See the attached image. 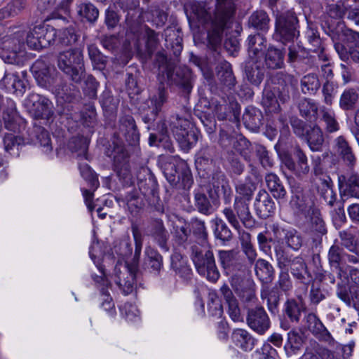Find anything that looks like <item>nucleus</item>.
Wrapping results in <instances>:
<instances>
[{
  "mask_svg": "<svg viewBox=\"0 0 359 359\" xmlns=\"http://www.w3.org/2000/svg\"><path fill=\"white\" fill-rule=\"evenodd\" d=\"M222 212L229 223L237 231L241 246L252 243L251 234L241 228L240 222L236 218V216L233 211L231 210V208H225Z\"/></svg>",
  "mask_w": 359,
  "mask_h": 359,
  "instance_id": "a19ab883",
  "label": "nucleus"
},
{
  "mask_svg": "<svg viewBox=\"0 0 359 359\" xmlns=\"http://www.w3.org/2000/svg\"><path fill=\"white\" fill-rule=\"evenodd\" d=\"M265 182L274 198L277 199L285 198L287 194L286 189L278 175L272 172L268 173L265 176Z\"/></svg>",
  "mask_w": 359,
  "mask_h": 359,
  "instance_id": "a18cd8bd",
  "label": "nucleus"
},
{
  "mask_svg": "<svg viewBox=\"0 0 359 359\" xmlns=\"http://www.w3.org/2000/svg\"><path fill=\"white\" fill-rule=\"evenodd\" d=\"M1 109L5 128L11 131H16L18 129L19 116L15 102L8 98L4 100L0 95V109Z\"/></svg>",
  "mask_w": 359,
  "mask_h": 359,
  "instance_id": "a878e982",
  "label": "nucleus"
},
{
  "mask_svg": "<svg viewBox=\"0 0 359 359\" xmlns=\"http://www.w3.org/2000/svg\"><path fill=\"white\" fill-rule=\"evenodd\" d=\"M189 14L187 18L191 25L204 27L208 31V38L214 48V53L219 54L217 46L220 44L224 31L229 28L234 13L233 0H217L213 16L205 2L194 1L189 5Z\"/></svg>",
  "mask_w": 359,
  "mask_h": 359,
  "instance_id": "f257e3e1",
  "label": "nucleus"
},
{
  "mask_svg": "<svg viewBox=\"0 0 359 359\" xmlns=\"http://www.w3.org/2000/svg\"><path fill=\"white\" fill-rule=\"evenodd\" d=\"M262 113L260 110L248 107L243 115V120L247 128L257 131L262 124Z\"/></svg>",
  "mask_w": 359,
  "mask_h": 359,
  "instance_id": "37998d69",
  "label": "nucleus"
},
{
  "mask_svg": "<svg viewBox=\"0 0 359 359\" xmlns=\"http://www.w3.org/2000/svg\"><path fill=\"white\" fill-rule=\"evenodd\" d=\"M246 323L256 333L262 335L271 327L270 318L262 306H255L248 310Z\"/></svg>",
  "mask_w": 359,
  "mask_h": 359,
  "instance_id": "aec40b11",
  "label": "nucleus"
},
{
  "mask_svg": "<svg viewBox=\"0 0 359 359\" xmlns=\"http://www.w3.org/2000/svg\"><path fill=\"white\" fill-rule=\"evenodd\" d=\"M221 177V182L217 185L213 183L212 187L210 185L200 186L194 189V205L200 213L209 215L213 212L212 203L216 202L219 198V184L223 191L224 203L229 204L231 203L232 191L224 176L222 175Z\"/></svg>",
  "mask_w": 359,
  "mask_h": 359,
  "instance_id": "f03ea898",
  "label": "nucleus"
},
{
  "mask_svg": "<svg viewBox=\"0 0 359 359\" xmlns=\"http://www.w3.org/2000/svg\"><path fill=\"white\" fill-rule=\"evenodd\" d=\"M217 257L224 273L231 278H238V273L245 269L244 259L237 250H219Z\"/></svg>",
  "mask_w": 359,
  "mask_h": 359,
  "instance_id": "f3484780",
  "label": "nucleus"
},
{
  "mask_svg": "<svg viewBox=\"0 0 359 359\" xmlns=\"http://www.w3.org/2000/svg\"><path fill=\"white\" fill-rule=\"evenodd\" d=\"M320 114L326 133H332L339 130V123L337 120L335 112L332 109L323 107L320 109Z\"/></svg>",
  "mask_w": 359,
  "mask_h": 359,
  "instance_id": "8fccbe9b",
  "label": "nucleus"
},
{
  "mask_svg": "<svg viewBox=\"0 0 359 359\" xmlns=\"http://www.w3.org/2000/svg\"><path fill=\"white\" fill-rule=\"evenodd\" d=\"M301 90L305 95H314L320 87L318 77L315 74H308L300 81Z\"/></svg>",
  "mask_w": 359,
  "mask_h": 359,
  "instance_id": "4d7b16f0",
  "label": "nucleus"
},
{
  "mask_svg": "<svg viewBox=\"0 0 359 359\" xmlns=\"http://www.w3.org/2000/svg\"><path fill=\"white\" fill-rule=\"evenodd\" d=\"M57 66L75 83H80L84 77L83 54L79 48L60 53L57 57Z\"/></svg>",
  "mask_w": 359,
  "mask_h": 359,
  "instance_id": "6e6552de",
  "label": "nucleus"
},
{
  "mask_svg": "<svg viewBox=\"0 0 359 359\" xmlns=\"http://www.w3.org/2000/svg\"><path fill=\"white\" fill-rule=\"evenodd\" d=\"M306 311V306L302 298L298 299H290L284 304V315L292 323H299L302 313Z\"/></svg>",
  "mask_w": 359,
  "mask_h": 359,
  "instance_id": "473e14b6",
  "label": "nucleus"
},
{
  "mask_svg": "<svg viewBox=\"0 0 359 359\" xmlns=\"http://www.w3.org/2000/svg\"><path fill=\"white\" fill-rule=\"evenodd\" d=\"M303 323L304 327L318 339L329 341L332 338L330 332L315 313H309L305 315L303 318Z\"/></svg>",
  "mask_w": 359,
  "mask_h": 359,
  "instance_id": "c85d7f7f",
  "label": "nucleus"
},
{
  "mask_svg": "<svg viewBox=\"0 0 359 359\" xmlns=\"http://www.w3.org/2000/svg\"><path fill=\"white\" fill-rule=\"evenodd\" d=\"M138 261L133 259L130 264L118 261L114 267V280L124 294H130L133 291Z\"/></svg>",
  "mask_w": 359,
  "mask_h": 359,
  "instance_id": "f8f14e48",
  "label": "nucleus"
},
{
  "mask_svg": "<svg viewBox=\"0 0 359 359\" xmlns=\"http://www.w3.org/2000/svg\"><path fill=\"white\" fill-rule=\"evenodd\" d=\"M335 149L338 156L349 168L352 169L356 164V156L347 140L342 135L334 140Z\"/></svg>",
  "mask_w": 359,
  "mask_h": 359,
  "instance_id": "c756f323",
  "label": "nucleus"
},
{
  "mask_svg": "<svg viewBox=\"0 0 359 359\" xmlns=\"http://www.w3.org/2000/svg\"><path fill=\"white\" fill-rule=\"evenodd\" d=\"M3 144L4 150L11 155H19V150L25 144V140L20 135L11 133L4 135Z\"/></svg>",
  "mask_w": 359,
  "mask_h": 359,
  "instance_id": "09e8293b",
  "label": "nucleus"
},
{
  "mask_svg": "<svg viewBox=\"0 0 359 359\" xmlns=\"http://www.w3.org/2000/svg\"><path fill=\"white\" fill-rule=\"evenodd\" d=\"M191 259L197 272L208 280L216 283L220 277V273L215 263L213 251L209 243L203 244L194 243L191 248Z\"/></svg>",
  "mask_w": 359,
  "mask_h": 359,
  "instance_id": "7ed1b4c3",
  "label": "nucleus"
},
{
  "mask_svg": "<svg viewBox=\"0 0 359 359\" xmlns=\"http://www.w3.org/2000/svg\"><path fill=\"white\" fill-rule=\"evenodd\" d=\"M118 131L130 145H136L140 141V133L134 118L124 115L118 121Z\"/></svg>",
  "mask_w": 359,
  "mask_h": 359,
  "instance_id": "bb28decb",
  "label": "nucleus"
},
{
  "mask_svg": "<svg viewBox=\"0 0 359 359\" xmlns=\"http://www.w3.org/2000/svg\"><path fill=\"white\" fill-rule=\"evenodd\" d=\"M236 134H237V133L232 131L231 128L226 124H223L220 129L219 144L223 149L227 151L228 154L231 151L233 144V142H234L236 138Z\"/></svg>",
  "mask_w": 359,
  "mask_h": 359,
  "instance_id": "052dcab7",
  "label": "nucleus"
},
{
  "mask_svg": "<svg viewBox=\"0 0 359 359\" xmlns=\"http://www.w3.org/2000/svg\"><path fill=\"white\" fill-rule=\"evenodd\" d=\"M320 185L318 191L325 202L330 206H333L337 198V195L333 190V183L330 176L320 178Z\"/></svg>",
  "mask_w": 359,
  "mask_h": 359,
  "instance_id": "3c124183",
  "label": "nucleus"
},
{
  "mask_svg": "<svg viewBox=\"0 0 359 359\" xmlns=\"http://www.w3.org/2000/svg\"><path fill=\"white\" fill-rule=\"evenodd\" d=\"M138 261L133 259L130 264L118 261L114 267V280L124 294H130L133 291Z\"/></svg>",
  "mask_w": 359,
  "mask_h": 359,
  "instance_id": "9b49d317",
  "label": "nucleus"
},
{
  "mask_svg": "<svg viewBox=\"0 0 359 359\" xmlns=\"http://www.w3.org/2000/svg\"><path fill=\"white\" fill-rule=\"evenodd\" d=\"M163 173L172 186L179 185L184 189H189L193 184L192 174L187 163L178 156L172 157L165 163Z\"/></svg>",
  "mask_w": 359,
  "mask_h": 359,
  "instance_id": "0eeeda50",
  "label": "nucleus"
},
{
  "mask_svg": "<svg viewBox=\"0 0 359 359\" xmlns=\"http://www.w3.org/2000/svg\"><path fill=\"white\" fill-rule=\"evenodd\" d=\"M147 233L151 236L154 241L163 250L168 251V241L169 239V233L166 230L162 219H156L153 220L147 226Z\"/></svg>",
  "mask_w": 359,
  "mask_h": 359,
  "instance_id": "cd10ccee",
  "label": "nucleus"
},
{
  "mask_svg": "<svg viewBox=\"0 0 359 359\" xmlns=\"http://www.w3.org/2000/svg\"><path fill=\"white\" fill-rule=\"evenodd\" d=\"M216 76L222 84L231 88L236 83V77L231 65L226 60H222L216 67Z\"/></svg>",
  "mask_w": 359,
  "mask_h": 359,
  "instance_id": "79ce46f5",
  "label": "nucleus"
},
{
  "mask_svg": "<svg viewBox=\"0 0 359 359\" xmlns=\"http://www.w3.org/2000/svg\"><path fill=\"white\" fill-rule=\"evenodd\" d=\"M111 156L113 158V165L116 175L124 186H130L133 183V175L129 164V156L123 145L114 144Z\"/></svg>",
  "mask_w": 359,
  "mask_h": 359,
  "instance_id": "2eb2a0df",
  "label": "nucleus"
},
{
  "mask_svg": "<svg viewBox=\"0 0 359 359\" xmlns=\"http://www.w3.org/2000/svg\"><path fill=\"white\" fill-rule=\"evenodd\" d=\"M299 21L294 13L287 11L276 16L273 39L284 44L292 42L299 35Z\"/></svg>",
  "mask_w": 359,
  "mask_h": 359,
  "instance_id": "9d476101",
  "label": "nucleus"
},
{
  "mask_svg": "<svg viewBox=\"0 0 359 359\" xmlns=\"http://www.w3.org/2000/svg\"><path fill=\"white\" fill-rule=\"evenodd\" d=\"M57 35L56 29L50 25H39L32 28L27 36V46L34 50L48 47Z\"/></svg>",
  "mask_w": 359,
  "mask_h": 359,
  "instance_id": "dca6fc26",
  "label": "nucleus"
},
{
  "mask_svg": "<svg viewBox=\"0 0 359 359\" xmlns=\"http://www.w3.org/2000/svg\"><path fill=\"white\" fill-rule=\"evenodd\" d=\"M177 33H179V30L173 28H167L165 30V41L170 42V48L176 57L180 55L182 50V39Z\"/></svg>",
  "mask_w": 359,
  "mask_h": 359,
  "instance_id": "e2e57ef3",
  "label": "nucleus"
},
{
  "mask_svg": "<svg viewBox=\"0 0 359 359\" xmlns=\"http://www.w3.org/2000/svg\"><path fill=\"white\" fill-rule=\"evenodd\" d=\"M306 38L311 46L309 50L318 53L320 59L324 61L327 60V57L324 54L325 48L322 46L321 39L318 32L313 28L309 29L306 32Z\"/></svg>",
  "mask_w": 359,
  "mask_h": 359,
  "instance_id": "5fc2aeb1",
  "label": "nucleus"
},
{
  "mask_svg": "<svg viewBox=\"0 0 359 359\" xmlns=\"http://www.w3.org/2000/svg\"><path fill=\"white\" fill-rule=\"evenodd\" d=\"M343 273H338L336 276L338 280L359 287V269L346 264L343 269Z\"/></svg>",
  "mask_w": 359,
  "mask_h": 359,
  "instance_id": "774afa93",
  "label": "nucleus"
},
{
  "mask_svg": "<svg viewBox=\"0 0 359 359\" xmlns=\"http://www.w3.org/2000/svg\"><path fill=\"white\" fill-rule=\"evenodd\" d=\"M307 233L309 239L311 241L312 248L321 245L323 236L327 233V228L318 212L313 211Z\"/></svg>",
  "mask_w": 359,
  "mask_h": 359,
  "instance_id": "5701e85b",
  "label": "nucleus"
},
{
  "mask_svg": "<svg viewBox=\"0 0 359 359\" xmlns=\"http://www.w3.org/2000/svg\"><path fill=\"white\" fill-rule=\"evenodd\" d=\"M274 250L278 266L280 268L289 267L292 276L306 285L313 281V277L302 257H297L291 260L280 245H276Z\"/></svg>",
  "mask_w": 359,
  "mask_h": 359,
  "instance_id": "1a4fd4ad",
  "label": "nucleus"
},
{
  "mask_svg": "<svg viewBox=\"0 0 359 359\" xmlns=\"http://www.w3.org/2000/svg\"><path fill=\"white\" fill-rule=\"evenodd\" d=\"M189 226L195 237L200 240V242H198L197 243L203 244L208 243V233L203 221L198 218H193L191 219Z\"/></svg>",
  "mask_w": 359,
  "mask_h": 359,
  "instance_id": "680f3d73",
  "label": "nucleus"
},
{
  "mask_svg": "<svg viewBox=\"0 0 359 359\" xmlns=\"http://www.w3.org/2000/svg\"><path fill=\"white\" fill-rule=\"evenodd\" d=\"M344 255L342 248L339 245H332L328 252L327 257L331 271H325L323 273L318 274L320 281L334 284L335 277L338 273H343V269L346 265L341 264V262H344Z\"/></svg>",
  "mask_w": 359,
  "mask_h": 359,
  "instance_id": "a211bd4d",
  "label": "nucleus"
},
{
  "mask_svg": "<svg viewBox=\"0 0 359 359\" xmlns=\"http://www.w3.org/2000/svg\"><path fill=\"white\" fill-rule=\"evenodd\" d=\"M238 278H231V285L240 297V298L245 302H255L256 299L255 295V285L251 281L242 282V284H238Z\"/></svg>",
  "mask_w": 359,
  "mask_h": 359,
  "instance_id": "c9c22d12",
  "label": "nucleus"
},
{
  "mask_svg": "<svg viewBox=\"0 0 359 359\" xmlns=\"http://www.w3.org/2000/svg\"><path fill=\"white\" fill-rule=\"evenodd\" d=\"M220 292L228 305V313L230 318L234 322L243 320L238 302L233 292L226 284H224L220 288Z\"/></svg>",
  "mask_w": 359,
  "mask_h": 359,
  "instance_id": "f704fd0d",
  "label": "nucleus"
},
{
  "mask_svg": "<svg viewBox=\"0 0 359 359\" xmlns=\"http://www.w3.org/2000/svg\"><path fill=\"white\" fill-rule=\"evenodd\" d=\"M31 72L39 86L57 95L67 94V86L54 67L43 60H37L31 67Z\"/></svg>",
  "mask_w": 359,
  "mask_h": 359,
  "instance_id": "20e7f679",
  "label": "nucleus"
},
{
  "mask_svg": "<svg viewBox=\"0 0 359 359\" xmlns=\"http://www.w3.org/2000/svg\"><path fill=\"white\" fill-rule=\"evenodd\" d=\"M256 186L251 182H239L236 186L235 198L251 201Z\"/></svg>",
  "mask_w": 359,
  "mask_h": 359,
  "instance_id": "69168bd1",
  "label": "nucleus"
},
{
  "mask_svg": "<svg viewBox=\"0 0 359 359\" xmlns=\"http://www.w3.org/2000/svg\"><path fill=\"white\" fill-rule=\"evenodd\" d=\"M280 157L285 167L297 178L302 180L309 173L307 156L299 146L294 148L293 157L288 153L281 154Z\"/></svg>",
  "mask_w": 359,
  "mask_h": 359,
  "instance_id": "4468645a",
  "label": "nucleus"
},
{
  "mask_svg": "<svg viewBox=\"0 0 359 359\" xmlns=\"http://www.w3.org/2000/svg\"><path fill=\"white\" fill-rule=\"evenodd\" d=\"M255 271L257 276L262 282H268L271 280L273 269L269 262L263 259L257 260L255 265Z\"/></svg>",
  "mask_w": 359,
  "mask_h": 359,
  "instance_id": "0e129e2a",
  "label": "nucleus"
},
{
  "mask_svg": "<svg viewBox=\"0 0 359 359\" xmlns=\"http://www.w3.org/2000/svg\"><path fill=\"white\" fill-rule=\"evenodd\" d=\"M136 177L139 191L144 197L154 196L157 192V181L149 168L140 167L137 171Z\"/></svg>",
  "mask_w": 359,
  "mask_h": 359,
  "instance_id": "4be33fe9",
  "label": "nucleus"
},
{
  "mask_svg": "<svg viewBox=\"0 0 359 359\" xmlns=\"http://www.w3.org/2000/svg\"><path fill=\"white\" fill-rule=\"evenodd\" d=\"M26 102L29 111L34 119L43 120L46 124L53 120L54 107L48 98L37 93H31Z\"/></svg>",
  "mask_w": 359,
  "mask_h": 359,
  "instance_id": "ddd939ff",
  "label": "nucleus"
},
{
  "mask_svg": "<svg viewBox=\"0 0 359 359\" xmlns=\"http://www.w3.org/2000/svg\"><path fill=\"white\" fill-rule=\"evenodd\" d=\"M128 210L133 215H136L144 203L142 196L135 190L128 192L123 198Z\"/></svg>",
  "mask_w": 359,
  "mask_h": 359,
  "instance_id": "13d9d810",
  "label": "nucleus"
},
{
  "mask_svg": "<svg viewBox=\"0 0 359 359\" xmlns=\"http://www.w3.org/2000/svg\"><path fill=\"white\" fill-rule=\"evenodd\" d=\"M309 148L313 151H318L321 149L324 142L323 133L321 128L314 125L306 130L305 134Z\"/></svg>",
  "mask_w": 359,
  "mask_h": 359,
  "instance_id": "c03bdc74",
  "label": "nucleus"
},
{
  "mask_svg": "<svg viewBox=\"0 0 359 359\" xmlns=\"http://www.w3.org/2000/svg\"><path fill=\"white\" fill-rule=\"evenodd\" d=\"M274 239L278 242H285L287 246L294 250H298L302 245L303 240L297 230L294 229H283L278 224L270 226Z\"/></svg>",
  "mask_w": 359,
  "mask_h": 359,
  "instance_id": "412c9836",
  "label": "nucleus"
},
{
  "mask_svg": "<svg viewBox=\"0 0 359 359\" xmlns=\"http://www.w3.org/2000/svg\"><path fill=\"white\" fill-rule=\"evenodd\" d=\"M266 46V39L259 33L250 35L248 38V50L249 57L256 58Z\"/></svg>",
  "mask_w": 359,
  "mask_h": 359,
  "instance_id": "49530a36",
  "label": "nucleus"
},
{
  "mask_svg": "<svg viewBox=\"0 0 359 359\" xmlns=\"http://www.w3.org/2000/svg\"><path fill=\"white\" fill-rule=\"evenodd\" d=\"M285 48L269 46L264 55V64L269 69H279L285 67Z\"/></svg>",
  "mask_w": 359,
  "mask_h": 359,
  "instance_id": "72a5a7b5",
  "label": "nucleus"
},
{
  "mask_svg": "<svg viewBox=\"0 0 359 359\" xmlns=\"http://www.w3.org/2000/svg\"><path fill=\"white\" fill-rule=\"evenodd\" d=\"M273 90L276 91L278 98L283 102L290 99V93L298 84L297 79L292 74L278 72L271 76Z\"/></svg>",
  "mask_w": 359,
  "mask_h": 359,
  "instance_id": "6ab92c4d",
  "label": "nucleus"
},
{
  "mask_svg": "<svg viewBox=\"0 0 359 359\" xmlns=\"http://www.w3.org/2000/svg\"><path fill=\"white\" fill-rule=\"evenodd\" d=\"M169 128L180 148L188 151L198 141V133L194 129L191 115L187 112L184 116H172Z\"/></svg>",
  "mask_w": 359,
  "mask_h": 359,
  "instance_id": "423d86ee",
  "label": "nucleus"
},
{
  "mask_svg": "<svg viewBox=\"0 0 359 359\" xmlns=\"http://www.w3.org/2000/svg\"><path fill=\"white\" fill-rule=\"evenodd\" d=\"M269 22L270 18L269 15L262 10L253 12L248 20L250 27L262 32H268L269 29Z\"/></svg>",
  "mask_w": 359,
  "mask_h": 359,
  "instance_id": "de8ad7c7",
  "label": "nucleus"
},
{
  "mask_svg": "<svg viewBox=\"0 0 359 359\" xmlns=\"http://www.w3.org/2000/svg\"><path fill=\"white\" fill-rule=\"evenodd\" d=\"M261 297L266 300L268 309L271 313L276 314L278 311L280 292L277 287L271 289L265 288L261 292Z\"/></svg>",
  "mask_w": 359,
  "mask_h": 359,
  "instance_id": "6e6d98bb",
  "label": "nucleus"
},
{
  "mask_svg": "<svg viewBox=\"0 0 359 359\" xmlns=\"http://www.w3.org/2000/svg\"><path fill=\"white\" fill-rule=\"evenodd\" d=\"M244 73L248 81L256 86H259L264 78V69L256 58L250 57L245 62Z\"/></svg>",
  "mask_w": 359,
  "mask_h": 359,
  "instance_id": "2f4dec72",
  "label": "nucleus"
},
{
  "mask_svg": "<svg viewBox=\"0 0 359 359\" xmlns=\"http://www.w3.org/2000/svg\"><path fill=\"white\" fill-rule=\"evenodd\" d=\"M233 344L244 351H250L255 347L256 339L244 329H235L231 334Z\"/></svg>",
  "mask_w": 359,
  "mask_h": 359,
  "instance_id": "ea45409f",
  "label": "nucleus"
},
{
  "mask_svg": "<svg viewBox=\"0 0 359 359\" xmlns=\"http://www.w3.org/2000/svg\"><path fill=\"white\" fill-rule=\"evenodd\" d=\"M337 285V296L348 306H355L354 292L351 291L349 283H343L341 280H338Z\"/></svg>",
  "mask_w": 359,
  "mask_h": 359,
  "instance_id": "bf43d9fd",
  "label": "nucleus"
},
{
  "mask_svg": "<svg viewBox=\"0 0 359 359\" xmlns=\"http://www.w3.org/2000/svg\"><path fill=\"white\" fill-rule=\"evenodd\" d=\"M145 262L149 269L156 274H159L163 267V257L155 249L147 247L145 249Z\"/></svg>",
  "mask_w": 359,
  "mask_h": 359,
  "instance_id": "864d4df0",
  "label": "nucleus"
},
{
  "mask_svg": "<svg viewBox=\"0 0 359 359\" xmlns=\"http://www.w3.org/2000/svg\"><path fill=\"white\" fill-rule=\"evenodd\" d=\"M250 201L234 199L233 211L236 218L242 222L243 226L249 229H252L255 226V219L252 215L249 205Z\"/></svg>",
  "mask_w": 359,
  "mask_h": 359,
  "instance_id": "7c9ffc66",
  "label": "nucleus"
},
{
  "mask_svg": "<svg viewBox=\"0 0 359 359\" xmlns=\"http://www.w3.org/2000/svg\"><path fill=\"white\" fill-rule=\"evenodd\" d=\"M255 213L260 219L272 216L276 210V205L270 195L264 190L258 192L254 203Z\"/></svg>",
  "mask_w": 359,
  "mask_h": 359,
  "instance_id": "393cba45",
  "label": "nucleus"
},
{
  "mask_svg": "<svg viewBox=\"0 0 359 359\" xmlns=\"http://www.w3.org/2000/svg\"><path fill=\"white\" fill-rule=\"evenodd\" d=\"M25 83L16 73L6 72L0 81V87L4 86L8 92L22 95L25 92Z\"/></svg>",
  "mask_w": 359,
  "mask_h": 359,
  "instance_id": "e433bc0d",
  "label": "nucleus"
},
{
  "mask_svg": "<svg viewBox=\"0 0 359 359\" xmlns=\"http://www.w3.org/2000/svg\"><path fill=\"white\" fill-rule=\"evenodd\" d=\"M170 268L175 273L184 280H189L192 271L188 264L187 259L181 254L175 252L170 257Z\"/></svg>",
  "mask_w": 359,
  "mask_h": 359,
  "instance_id": "58836bf2",
  "label": "nucleus"
},
{
  "mask_svg": "<svg viewBox=\"0 0 359 359\" xmlns=\"http://www.w3.org/2000/svg\"><path fill=\"white\" fill-rule=\"evenodd\" d=\"M155 65L160 72L166 74L168 79L177 86L183 93L189 94L193 88V75L187 67H178L173 69V65L163 51H159L155 56Z\"/></svg>",
  "mask_w": 359,
  "mask_h": 359,
  "instance_id": "39448f33",
  "label": "nucleus"
},
{
  "mask_svg": "<svg viewBox=\"0 0 359 359\" xmlns=\"http://www.w3.org/2000/svg\"><path fill=\"white\" fill-rule=\"evenodd\" d=\"M359 95L353 88L344 91L339 100V107L345 111L353 109Z\"/></svg>",
  "mask_w": 359,
  "mask_h": 359,
  "instance_id": "338daca9",
  "label": "nucleus"
},
{
  "mask_svg": "<svg viewBox=\"0 0 359 359\" xmlns=\"http://www.w3.org/2000/svg\"><path fill=\"white\" fill-rule=\"evenodd\" d=\"M214 112L218 120L229 119L233 121L237 125L240 114V109L237 104H229L224 101L223 103H218L215 105Z\"/></svg>",
  "mask_w": 359,
  "mask_h": 359,
  "instance_id": "4c0bfd02",
  "label": "nucleus"
},
{
  "mask_svg": "<svg viewBox=\"0 0 359 359\" xmlns=\"http://www.w3.org/2000/svg\"><path fill=\"white\" fill-rule=\"evenodd\" d=\"M298 109L300 115L306 121H315L317 118L318 110V104L312 100L304 98L298 103Z\"/></svg>",
  "mask_w": 359,
  "mask_h": 359,
  "instance_id": "603ef678",
  "label": "nucleus"
},
{
  "mask_svg": "<svg viewBox=\"0 0 359 359\" xmlns=\"http://www.w3.org/2000/svg\"><path fill=\"white\" fill-rule=\"evenodd\" d=\"M338 184L341 196L359 198V175L357 172L339 175Z\"/></svg>",
  "mask_w": 359,
  "mask_h": 359,
  "instance_id": "b1692460",
  "label": "nucleus"
}]
</instances>
